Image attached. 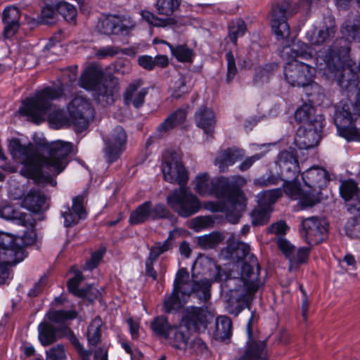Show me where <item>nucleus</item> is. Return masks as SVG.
Segmentation results:
<instances>
[{"label": "nucleus", "instance_id": "nucleus-24", "mask_svg": "<svg viewBox=\"0 0 360 360\" xmlns=\"http://www.w3.org/2000/svg\"><path fill=\"white\" fill-rule=\"evenodd\" d=\"M278 164L283 178L287 181L295 180L300 173L296 152L294 149L281 151L278 155Z\"/></svg>", "mask_w": 360, "mask_h": 360}, {"label": "nucleus", "instance_id": "nucleus-62", "mask_svg": "<svg viewBox=\"0 0 360 360\" xmlns=\"http://www.w3.org/2000/svg\"><path fill=\"white\" fill-rule=\"evenodd\" d=\"M151 219L169 218L171 214L164 205L158 204L151 208Z\"/></svg>", "mask_w": 360, "mask_h": 360}, {"label": "nucleus", "instance_id": "nucleus-1", "mask_svg": "<svg viewBox=\"0 0 360 360\" xmlns=\"http://www.w3.org/2000/svg\"><path fill=\"white\" fill-rule=\"evenodd\" d=\"M9 148L13 158L20 160L26 171L41 177L46 173L49 176L58 175L65 169L70 162L73 145L61 140L53 141L46 146L47 156L42 155L39 148L32 143L22 145L18 139L11 141Z\"/></svg>", "mask_w": 360, "mask_h": 360}, {"label": "nucleus", "instance_id": "nucleus-39", "mask_svg": "<svg viewBox=\"0 0 360 360\" xmlns=\"http://www.w3.org/2000/svg\"><path fill=\"white\" fill-rule=\"evenodd\" d=\"M186 117L185 110L179 109L171 114L158 127V131L160 134L166 133L168 131L182 124Z\"/></svg>", "mask_w": 360, "mask_h": 360}, {"label": "nucleus", "instance_id": "nucleus-8", "mask_svg": "<svg viewBox=\"0 0 360 360\" xmlns=\"http://www.w3.org/2000/svg\"><path fill=\"white\" fill-rule=\"evenodd\" d=\"M167 202L182 217H188L195 214L201 207L197 196L185 186L174 189L167 197Z\"/></svg>", "mask_w": 360, "mask_h": 360}, {"label": "nucleus", "instance_id": "nucleus-3", "mask_svg": "<svg viewBox=\"0 0 360 360\" xmlns=\"http://www.w3.org/2000/svg\"><path fill=\"white\" fill-rule=\"evenodd\" d=\"M295 13L296 11L292 2L283 1L274 4L269 13L271 29L276 39L282 44L280 56L288 62L297 60V58L309 59L312 57L310 48L307 44L300 40H289L290 30L287 20L288 16Z\"/></svg>", "mask_w": 360, "mask_h": 360}, {"label": "nucleus", "instance_id": "nucleus-35", "mask_svg": "<svg viewBox=\"0 0 360 360\" xmlns=\"http://www.w3.org/2000/svg\"><path fill=\"white\" fill-rule=\"evenodd\" d=\"M243 153L238 149L228 148L221 152L215 160L220 172H224L227 167L243 158Z\"/></svg>", "mask_w": 360, "mask_h": 360}, {"label": "nucleus", "instance_id": "nucleus-9", "mask_svg": "<svg viewBox=\"0 0 360 360\" xmlns=\"http://www.w3.org/2000/svg\"><path fill=\"white\" fill-rule=\"evenodd\" d=\"M283 74L285 81L292 86L319 88L318 84L314 82L315 68L305 63L298 60L286 63Z\"/></svg>", "mask_w": 360, "mask_h": 360}, {"label": "nucleus", "instance_id": "nucleus-64", "mask_svg": "<svg viewBox=\"0 0 360 360\" xmlns=\"http://www.w3.org/2000/svg\"><path fill=\"white\" fill-rule=\"evenodd\" d=\"M34 226L35 224L32 227L26 226L29 230L25 231L20 238H18V240H20L24 245H31L35 242L37 235L34 230Z\"/></svg>", "mask_w": 360, "mask_h": 360}, {"label": "nucleus", "instance_id": "nucleus-58", "mask_svg": "<svg viewBox=\"0 0 360 360\" xmlns=\"http://www.w3.org/2000/svg\"><path fill=\"white\" fill-rule=\"evenodd\" d=\"M65 349L62 344H58L46 351V360H65Z\"/></svg>", "mask_w": 360, "mask_h": 360}, {"label": "nucleus", "instance_id": "nucleus-48", "mask_svg": "<svg viewBox=\"0 0 360 360\" xmlns=\"http://www.w3.org/2000/svg\"><path fill=\"white\" fill-rule=\"evenodd\" d=\"M223 240L221 233L212 232L208 235L200 236L198 238V243L204 249H212L217 246Z\"/></svg>", "mask_w": 360, "mask_h": 360}, {"label": "nucleus", "instance_id": "nucleus-19", "mask_svg": "<svg viewBox=\"0 0 360 360\" xmlns=\"http://www.w3.org/2000/svg\"><path fill=\"white\" fill-rule=\"evenodd\" d=\"M253 314L250 318L246 330L248 340L243 354L237 360H268L264 341L256 342L252 339V323Z\"/></svg>", "mask_w": 360, "mask_h": 360}, {"label": "nucleus", "instance_id": "nucleus-25", "mask_svg": "<svg viewBox=\"0 0 360 360\" xmlns=\"http://www.w3.org/2000/svg\"><path fill=\"white\" fill-rule=\"evenodd\" d=\"M182 321L190 330L202 332L209 322L208 312L202 307H189L185 309Z\"/></svg>", "mask_w": 360, "mask_h": 360}, {"label": "nucleus", "instance_id": "nucleus-61", "mask_svg": "<svg viewBox=\"0 0 360 360\" xmlns=\"http://www.w3.org/2000/svg\"><path fill=\"white\" fill-rule=\"evenodd\" d=\"M283 179L280 176L271 174L268 176L263 175L254 180V184L259 187L269 186L278 184Z\"/></svg>", "mask_w": 360, "mask_h": 360}, {"label": "nucleus", "instance_id": "nucleus-50", "mask_svg": "<svg viewBox=\"0 0 360 360\" xmlns=\"http://www.w3.org/2000/svg\"><path fill=\"white\" fill-rule=\"evenodd\" d=\"M76 347L82 360H108V351L105 348H98L92 355L91 352L84 350L82 346L79 343L76 345Z\"/></svg>", "mask_w": 360, "mask_h": 360}, {"label": "nucleus", "instance_id": "nucleus-34", "mask_svg": "<svg viewBox=\"0 0 360 360\" xmlns=\"http://www.w3.org/2000/svg\"><path fill=\"white\" fill-rule=\"evenodd\" d=\"M46 203V196L39 191L30 190L22 201V206L28 210L38 213Z\"/></svg>", "mask_w": 360, "mask_h": 360}, {"label": "nucleus", "instance_id": "nucleus-49", "mask_svg": "<svg viewBox=\"0 0 360 360\" xmlns=\"http://www.w3.org/2000/svg\"><path fill=\"white\" fill-rule=\"evenodd\" d=\"M57 12L60 14L66 21L75 22L77 16V9L72 4L60 1L56 4Z\"/></svg>", "mask_w": 360, "mask_h": 360}, {"label": "nucleus", "instance_id": "nucleus-22", "mask_svg": "<svg viewBox=\"0 0 360 360\" xmlns=\"http://www.w3.org/2000/svg\"><path fill=\"white\" fill-rule=\"evenodd\" d=\"M335 32L334 20L328 18L321 27L309 30L306 39L312 46L325 45L334 38Z\"/></svg>", "mask_w": 360, "mask_h": 360}, {"label": "nucleus", "instance_id": "nucleus-32", "mask_svg": "<svg viewBox=\"0 0 360 360\" xmlns=\"http://www.w3.org/2000/svg\"><path fill=\"white\" fill-rule=\"evenodd\" d=\"M0 216L6 219H13L23 226H33L35 220L30 214L22 213L15 210L13 206L6 205L0 210Z\"/></svg>", "mask_w": 360, "mask_h": 360}, {"label": "nucleus", "instance_id": "nucleus-54", "mask_svg": "<svg viewBox=\"0 0 360 360\" xmlns=\"http://www.w3.org/2000/svg\"><path fill=\"white\" fill-rule=\"evenodd\" d=\"M276 68V65L271 64L266 65L264 68H259L257 69L254 77L255 84H260L268 82Z\"/></svg>", "mask_w": 360, "mask_h": 360}, {"label": "nucleus", "instance_id": "nucleus-63", "mask_svg": "<svg viewBox=\"0 0 360 360\" xmlns=\"http://www.w3.org/2000/svg\"><path fill=\"white\" fill-rule=\"evenodd\" d=\"M120 53V49L118 47L108 46L99 49L96 53V56L98 58L102 59L106 57H112Z\"/></svg>", "mask_w": 360, "mask_h": 360}, {"label": "nucleus", "instance_id": "nucleus-42", "mask_svg": "<svg viewBox=\"0 0 360 360\" xmlns=\"http://www.w3.org/2000/svg\"><path fill=\"white\" fill-rule=\"evenodd\" d=\"M171 53L176 59L181 63H192L194 57L193 51L186 44L172 46L168 44Z\"/></svg>", "mask_w": 360, "mask_h": 360}, {"label": "nucleus", "instance_id": "nucleus-5", "mask_svg": "<svg viewBox=\"0 0 360 360\" xmlns=\"http://www.w3.org/2000/svg\"><path fill=\"white\" fill-rule=\"evenodd\" d=\"M63 95L60 88L46 87L26 98L19 112L36 124L44 122L46 117L56 129L67 125L68 120L64 110L57 108L52 101Z\"/></svg>", "mask_w": 360, "mask_h": 360}, {"label": "nucleus", "instance_id": "nucleus-53", "mask_svg": "<svg viewBox=\"0 0 360 360\" xmlns=\"http://www.w3.org/2000/svg\"><path fill=\"white\" fill-rule=\"evenodd\" d=\"M172 248V241L169 238L162 243H158L150 249V253L146 260L155 262L159 256Z\"/></svg>", "mask_w": 360, "mask_h": 360}, {"label": "nucleus", "instance_id": "nucleus-55", "mask_svg": "<svg viewBox=\"0 0 360 360\" xmlns=\"http://www.w3.org/2000/svg\"><path fill=\"white\" fill-rule=\"evenodd\" d=\"M56 7L53 8L50 5H46L42 7L39 17V22L44 25H51L56 21L58 12L56 11Z\"/></svg>", "mask_w": 360, "mask_h": 360}, {"label": "nucleus", "instance_id": "nucleus-15", "mask_svg": "<svg viewBox=\"0 0 360 360\" xmlns=\"http://www.w3.org/2000/svg\"><path fill=\"white\" fill-rule=\"evenodd\" d=\"M104 158L108 163L119 159L126 148L127 134L122 127H116L105 139Z\"/></svg>", "mask_w": 360, "mask_h": 360}, {"label": "nucleus", "instance_id": "nucleus-31", "mask_svg": "<svg viewBox=\"0 0 360 360\" xmlns=\"http://www.w3.org/2000/svg\"><path fill=\"white\" fill-rule=\"evenodd\" d=\"M103 77L102 68L95 63L91 64L82 73L80 84L83 88L91 90L102 83Z\"/></svg>", "mask_w": 360, "mask_h": 360}, {"label": "nucleus", "instance_id": "nucleus-60", "mask_svg": "<svg viewBox=\"0 0 360 360\" xmlns=\"http://www.w3.org/2000/svg\"><path fill=\"white\" fill-rule=\"evenodd\" d=\"M190 87L186 85V79L184 76H181L174 83L172 92V97L179 98L190 91Z\"/></svg>", "mask_w": 360, "mask_h": 360}, {"label": "nucleus", "instance_id": "nucleus-6", "mask_svg": "<svg viewBox=\"0 0 360 360\" xmlns=\"http://www.w3.org/2000/svg\"><path fill=\"white\" fill-rule=\"evenodd\" d=\"M211 281L207 278L191 281L186 268H181L176 274L173 290L164 301L165 311L172 313L179 310L192 294L203 302L210 297Z\"/></svg>", "mask_w": 360, "mask_h": 360}, {"label": "nucleus", "instance_id": "nucleus-33", "mask_svg": "<svg viewBox=\"0 0 360 360\" xmlns=\"http://www.w3.org/2000/svg\"><path fill=\"white\" fill-rule=\"evenodd\" d=\"M197 125L203 129L204 132L212 136L216 124L214 112L205 106H202L195 113Z\"/></svg>", "mask_w": 360, "mask_h": 360}, {"label": "nucleus", "instance_id": "nucleus-13", "mask_svg": "<svg viewBox=\"0 0 360 360\" xmlns=\"http://www.w3.org/2000/svg\"><path fill=\"white\" fill-rule=\"evenodd\" d=\"M327 232L326 222L317 217L306 218L301 222L300 235L310 247L323 242L327 236Z\"/></svg>", "mask_w": 360, "mask_h": 360}, {"label": "nucleus", "instance_id": "nucleus-40", "mask_svg": "<svg viewBox=\"0 0 360 360\" xmlns=\"http://www.w3.org/2000/svg\"><path fill=\"white\" fill-rule=\"evenodd\" d=\"M151 202L146 201L131 212L129 222L131 225L143 224L151 219Z\"/></svg>", "mask_w": 360, "mask_h": 360}, {"label": "nucleus", "instance_id": "nucleus-27", "mask_svg": "<svg viewBox=\"0 0 360 360\" xmlns=\"http://www.w3.org/2000/svg\"><path fill=\"white\" fill-rule=\"evenodd\" d=\"M83 195H77L72 199V205L70 208L67 206L61 211V216L64 218L65 227H71L79 223L81 219L86 218V212L84 207Z\"/></svg>", "mask_w": 360, "mask_h": 360}, {"label": "nucleus", "instance_id": "nucleus-37", "mask_svg": "<svg viewBox=\"0 0 360 360\" xmlns=\"http://www.w3.org/2000/svg\"><path fill=\"white\" fill-rule=\"evenodd\" d=\"M315 108L311 104L304 103L300 106L295 112V120L303 124H314L315 120L321 118V123L323 124V117L321 115L315 114Z\"/></svg>", "mask_w": 360, "mask_h": 360}, {"label": "nucleus", "instance_id": "nucleus-14", "mask_svg": "<svg viewBox=\"0 0 360 360\" xmlns=\"http://www.w3.org/2000/svg\"><path fill=\"white\" fill-rule=\"evenodd\" d=\"M18 240L13 235L0 232V260L6 267L15 265L27 256Z\"/></svg>", "mask_w": 360, "mask_h": 360}, {"label": "nucleus", "instance_id": "nucleus-44", "mask_svg": "<svg viewBox=\"0 0 360 360\" xmlns=\"http://www.w3.org/2000/svg\"><path fill=\"white\" fill-rule=\"evenodd\" d=\"M103 321L100 317L95 318L88 327L87 339L91 345H97L101 340Z\"/></svg>", "mask_w": 360, "mask_h": 360}, {"label": "nucleus", "instance_id": "nucleus-57", "mask_svg": "<svg viewBox=\"0 0 360 360\" xmlns=\"http://www.w3.org/2000/svg\"><path fill=\"white\" fill-rule=\"evenodd\" d=\"M77 316L75 311L58 310L49 314V319L51 321L55 323H63L68 319H75Z\"/></svg>", "mask_w": 360, "mask_h": 360}, {"label": "nucleus", "instance_id": "nucleus-45", "mask_svg": "<svg viewBox=\"0 0 360 360\" xmlns=\"http://www.w3.org/2000/svg\"><path fill=\"white\" fill-rule=\"evenodd\" d=\"M282 195L281 188L264 191L257 195L258 202L262 206L270 208L271 205L274 204Z\"/></svg>", "mask_w": 360, "mask_h": 360}, {"label": "nucleus", "instance_id": "nucleus-10", "mask_svg": "<svg viewBox=\"0 0 360 360\" xmlns=\"http://www.w3.org/2000/svg\"><path fill=\"white\" fill-rule=\"evenodd\" d=\"M162 171L165 179L171 184H177L181 187L188 182L187 170L182 163L181 156L176 151L164 153Z\"/></svg>", "mask_w": 360, "mask_h": 360}, {"label": "nucleus", "instance_id": "nucleus-59", "mask_svg": "<svg viewBox=\"0 0 360 360\" xmlns=\"http://www.w3.org/2000/svg\"><path fill=\"white\" fill-rule=\"evenodd\" d=\"M226 59L227 61V72L226 76V82L229 84L238 73V69L236 65L235 58L231 51L226 53Z\"/></svg>", "mask_w": 360, "mask_h": 360}, {"label": "nucleus", "instance_id": "nucleus-36", "mask_svg": "<svg viewBox=\"0 0 360 360\" xmlns=\"http://www.w3.org/2000/svg\"><path fill=\"white\" fill-rule=\"evenodd\" d=\"M232 334V321L226 316L217 318L215 329L213 332L214 339L224 341L231 338Z\"/></svg>", "mask_w": 360, "mask_h": 360}, {"label": "nucleus", "instance_id": "nucleus-30", "mask_svg": "<svg viewBox=\"0 0 360 360\" xmlns=\"http://www.w3.org/2000/svg\"><path fill=\"white\" fill-rule=\"evenodd\" d=\"M190 338V329L184 325L172 326L165 339L173 347L185 349Z\"/></svg>", "mask_w": 360, "mask_h": 360}, {"label": "nucleus", "instance_id": "nucleus-56", "mask_svg": "<svg viewBox=\"0 0 360 360\" xmlns=\"http://www.w3.org/2000/svg\"><path fill=\"white\" fill-rule=\"evenodd\" d=\"M345 224L347 234L351 238H360V214H354Z\"/></svg>", "mask_w": 360, "mask_h": 360}, {"label": "nucleus", "instance_id": "nucleus-20", "mask_svg": "<svg viewBox=\"0 0 360 360\" xmlns=\"http://www.w3.org/2000/svg\"><path fill=\"white\" fill-rule=\"evenodd\" d=\"M284 191L290 198L300 200V204L303 208L312 207L321 201V198L317 194H311L310 191H303L295 180L287 181L283 178Z\"/></svg>", "mask_w": 360, "mask_h": 360}, {"label": "nucleus", "instance_id": "nucleus-12", "mask_svg": "<svg viewBox=\"0 0 360 360\" xmlns=\"http://www.w3.org/2000/svg\"><path fill=\"white\" fill-rule=\"evenodd\" d=\"M72 124L82 131L87 128L94 117V110L86 98L82 96L75 97L68 105Z\"/></svg>", "mask_w": 360, "mask_h": 360}, {"label": "nucleus", "instance_id": "nucleus-41", "mask_svg": "<svg viewBox=\"0 0 360 360\" xmlns=\"http://www.w3.org/2000/svg\"><path fill=\"white\" fill-rule=\"evenodd\" d=\"M39 340L43 346H48L57 340L58 328L48 323H41L38 326Z\"/></svg>", "mask_w": 360, "mask_h": 360}, {"label": "nucleus", "instance_id": "nucleus-26", "mask_svg": "<svg viewBox=\"0 0 360 360\" xmlns=\"http://www.w3.org/2000/svg\"><path fill=\"white\" fill-rule=\"evenodd\" d=\"M340 193L347 202V210L352 214H360V190L357 184L352 180L341 183Z\"/></svg>", "mask_w": 360, "mask_h": 360}, {"label": "nucleus", "instance_id": "nucleus-43", "mask_svg": "<svg viewBox=\"0 0 360 360\" xmlns=\"http://www.w3.org/2000/svg\"><path fill=\"white\" fill-rule=\"evenodd\" d=\"M91 90L94 91V97L95 100L105 106L106 105L112 104L114 101L112 91L103 82L92 88Z\"/></svg>", "mask_w": 360, "mask_h": 360}, {"label": "nucleus", "instance_id": "nucleus-47", "mask_svg": "<svg viewBox=\"0 0 360 360\" xmlns=\"http://www.w3.org/2000/svg\"><path fill=\"white\" fill-rule=\"evenodd\" d=\"M181 0H158L156 8L158 14L172 15L179 7Z\"/></svg>", "mask_w": 360, "mask_h": 360}, {"label": "nucleus", "instance_id": "nucleus-4", "mask_svg": "<svg viewBox=\"0 0 360 360\" xmlns=\"http://www.w3.org/2000/svg\"><path fill=\"white\" fill-rule=\"evenodd\" d=\"M342 37L336 39L326 50H320L316 57V68L327 71L330 77L339 71L342 61L351 51V41L360 42V16L346 21L341 27Z\"/></svg>", "mask_w": 360, "mask_h": 360}, {"label": "nucleus", "instance_id": "nucleus-51", "mask_svg": "<svg viewBox=\"0 0 360 360\" xmlns=\"http://www.w3.org/2000/svg\"><path fill=\"white\" fill-rule=\"evenodd\" d=\"M246 31L245 22L241 20H233L229 25V37L236 45L238 37H242Z\"/></svg>", "mask_w": 360, "mask_h": 360}, {"label": "nucleus", "instance_id": "nucleus-29", "mask_svg": "<svg viewBox=\"0 0 360 360\" xmlns=\"http://www.w3.org/2000/svg\"><path fill=\"white\" fill-rule=\"evenodd\" d=\"M20 11L16 6H9L4 10L2 20L5 25L4 31L5 37H12L16 33L20 27Z\"/></svg>", "mask_w": 360, "mask_h": 360}, {"label": "nucleus", "instance_id": "nucleus-16", "mask_svg": "<svg viewBox=\"0 0 360 360\" xmlns=\"http://www.w3.org/2000/svg\"><path fill=\"white\" fill-rule=\"evenodd\" d=\"M236 254L239 258L245 260L241 266V276L238 278L252 283L262 282L259 278L260 267L258 261L250 252V245L244 243H238Z\"/></svg>", "mask_w": 360, "mask_h": 360}, {"label": "nucleus", "instance_id": "nucleus-18", "mask_svg": "<svg viewBox=\"0 0 360 360\" xmlns=\"http://www.w3.org/2000/svg\"><path fill=\"white\" fill-rule=\"evenodd\" d=\"M355 119L348 104H343L341 110H337L335 114V122L338 132L348 141L360 140V131L352 126Z\"/></svg>", "mask_w": 360, "mask_h": 360}, {"label": "nucleus", "instance_id": "nucleus-2", "mask_svg": "<svg viewBox=\"0 0 360 360\" xmlns=\"http://www.w3.org/2000/svg\"><path fill=\"white\" fill-rule=\"evenodd\" d=\"M238 183L236 177L221 176L210 180L207 173L197 175L193 181L194 189L200 195H213L224 200L223 210L226 212V217L232 224L238 223L245 207Z\"/></svg>", "mask_w": 360, "mask_h": 360}, {"label": "nucleus", "instance_id": "nucleus-21", "mask_svg": "<svg viewBox=\"0 0 360 360\" xmlns=\"http://www.w3.org/2000/svg\"><path fill=\"white\" fill-rule=\"evenodd\" d=\"M304 184L308 187L311 194H317L321 198V190L329 181L328 172L323 168L312 167L302 174Z\"/></svg>", "mask_w": 360, "mask_h": 360}, {"label": "nucleus", "instance_id": "nucleus-28", "mask_svg": "<svg viewBox=\"0 0 360 360\" xmlns=\"http://www.w3.org/2000/svg\"><path fill=\"white\" fill-rule=\"evenodd\" d=\"M143 84L141 79H136L128 86L123 95L127 105H132L137 109L143 106L149 89L148 87H141Z\"/></svg>", "mask_w": 360, "mask_h": 360}, {"label": "nucleus", "instance_id": "nucleus-46", "mask_svg": "<svg viewBox=\"0 0 360 360\" xmlns=\"http://www.w3.org/2000/svg\"><path fill=\"white\" fill-rule=\"evenodd\" d=\"M168 320L164 316H159L155 318L151 323L150 328L153 332L160 337L166 338L169 330L172 328Z\"/></svg>", "mask_w": 360, "mask_h": 360}, {"label": "nucleus", "instance_id": "nucleus-7", "mask_svg": "<svg viewBox=\"0 0 360 360\" xmlns=\"http://www.w3.org/2000/svg\"><path fill=\"white\" fill-rule=\"evenodd\" d=\"M263 285V282H248L243 279L228 277L223 284L231 292L227 310L237 316L253 299L255 293Z\"/></svg>", "mask_w": 360, "mask_h": 360}, {"label": "nucleus", "instance_id": "nucleus-52", "mask_svg": "<svg viewBox=\"0 0 360 360\" xmlns=\"http://www.w3.org/2000/svg\"><path fill=\"white\" fill-rule=\"evenodd\" d=\"M269 207L259 204V207L252 212V224L260 226L266 224L269 219Z\"/></svg>", "mask_w": 360, "mask_h": 360}, {"label": "nucleus", "instance_id": "nucleus-17", "mask_svg": "<svg viewBox=\"0 0 360 360\" xmlns=\"http://www.w3.org/2000/svg\"><path fill=\"white\" fill-rule=\"evenodd\" d=\"M314 121V124H302L297 131L294 143L301 150H307L316 146L321 140L323 124L321 123L320 117Z\"/></svg>", "mask_w": 360, "mask_h": 360}, {"label": "nucleus", "instance_id": "nucleus-11", "mask_svg": "<svg viewBox=\"0 0 360 360\" xmlns=\"http://www.w3.org/2000/svg\"><path fill=\"white\" fill-rule=\"evenodd\" d=\"M136 26V22L129 15H108L98 21L97 29L106 35H129Z\"/></svg>", "mask_w": 360, "mask_h": 360}, {"label": "nucleus", "instance_id": "nucleus-38", "mask_svg": "<svg viewBox=\"0 0 360 360\" xmlns=\"http://www.w3.org/2000/svg\"><path fill=\"white\" fill-rule=\"evenodd\" d=\"M83 276L81 271H75V275L68 281V288L69 291L74 295L79 297H89L93 294L92 285H89L86 288H78L79 285L83 281Z\"/></svg>", "mask_w": 360, "mask_h": 360}, {"label": "nucleus", "instance_id": "nucleus-23", "mask_svg": "<svg viewBox=\"0 0 360 360\" xmlns=\"http://www.w3.org/2000/svg\"><path fill=\"white\" fill-rule=\"evenodd\" d=\"M277 245L279 250L289 259L290 266L300 265L306 262L311 247H302L296 248L289 241L282 236L277 239Z\"/></svg>", "mask_w": 360, "mask_h": 360}]
</instances>
